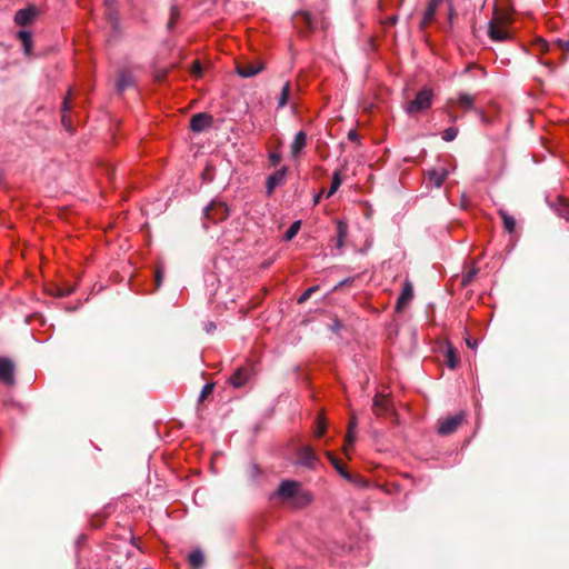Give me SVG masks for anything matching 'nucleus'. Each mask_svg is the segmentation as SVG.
<instances>
[{"mask_svg": "<svg viewBox=\"0 0 569 569\" xmlns=\"http://www.w3.org/2000/svg\"><path fill=\"white\" fill-rule=\"evenodd\" d=\"M396 22H397V17L393 16V17L389 18V23L390 24H395Z\"/></svg>", "mask_w": 569, "mask_h": 569, "instance_id": "47", "label": "nucleus"}, {"mask_svg": "<svg viewBox=\"0 0 569 569\" xmlns=\"http://www.w3.org/2000/svg\"><path fill=\"white\" fill-rule=\"evenodd\" d=\"M40 11L36 6L29 4L20 9L14 14V23L20 27H27L33 23Z\"/></svg>", "mask_w": 569, "mask_h": 569, "instance_id": "5", "label": "nucleus"}, {"mask_svg": "<svg viewBox=\"0 0 569 569\" xmlns=\"http://www.w3.org/2000/svg\"><path fill=\"white\" fill-rule=\"evenodd\" d=\"M3 179H4L3 170L0 169V184L2 183Z\"/></svg>", "mask_w": 569, "mask_h": 569, "instance_id": "48", "label": "nucleus"}, {"mask_svg": "<svg viewBox=\"0 0 569 569\" xmlns=\"http://www.w3.org/2000/svg\"><path fill=\"white\" fill-rule=\"evenodd\" d=\"M290 92H291V83L289 81H287L283 84L281 92L278 97V106H277L278 109H282L288 104Z\"/></svg>", "mask_w": 569, "mask_h": 569, "instance_id": "22", "label": "nucleus"}, {"mask_svg": "<svg viewBox=\"0 0 569 569\" xmlns=\"http://www.w3.org/2000/svg\"><path fill=\"white\" fill-rule=\"evenodd\" d=\"M277 496L283 500H292L297 506L310 501V497L301 491L300 485L297 481H282L278 488Z\"/></svg>", "mask_w": 569, "mask_h": 569, "instance_id": "1", "label": "nucleus"}, {"mask_svg": "<svg viewBox=\"0 0 569 569\" xmlns=\"http://www.w3.org/2000/svg\"><path fill=\"white\" fill-rule=\"evenodd\" d=\"M287 173H288V168L282 167L268 177L267 182H266V188H267L268 194H271L277 187L281 186L284 182Z\"/></svg>", "mask_w": 569, "mask_h": 569, "instance_id": "9", "label": "nucleus"}, {"mask_svg": "<svg viewBox=\"0 0 569 569\" xmlns=\"http://www.w3.org/2000/svg\"><path fill=\"white\" fill-rule=\"evenodd\" d=\"M432 91L430 89L420 90L415 99L406 106V112L415 114L430 108L432 103Z\"/></svg>", "mask_w": 569, "mask_h": 569, "instance_id": "2", "label": "nucleus"}, {"mask_svg": "<svg viewBox=\"0 0 569 569\" xmlns=\"http://www.w3.org/2000/svg\"><path fill=\"white\" fill-rule=\"evenodd\" d=\"M191 72H192V74H193V76H196V77H200V76H201V73H202V68H201V64H200L198 61H196V62L193 63L192 69H191Z\"/></svg>", "mask_w": 569, "mask_h": 569, "instance_id": "36", "label": "nucleus"}, {"mask_svg": "<svg viewBox=\"0 0 569 569\" xmlns=\"http://www.w3.org/2000/svg\"><path fill=\"white\" fill-rule=\"evenodd\" d=\"M463 419H465V413L459 412L455 416H449L445 419L439 420L438 427H437L438 433L450 435V433L455 432L458 429V427L462 423Z\"/></svg>", "mask_w": 569, "mask_h": 569, "instance_id": "4", "label": "nucleus"}, {"mask_svg": "<svg viewBox=\"0 0 569 569\" xmlns=\"http://www.w3.org/2000/svg\"><path fill=\"white\" fill-rule=\"evenodd\" d=\"M348 138H349L351 141H356V140L358 139V134H357V132H355V131H350V132L348 133Z\"/></svg>", "mask_w": 569, "mask_h": 569, "instance_id": "43", "label": "nucleus"}, {"mask_svg": "<svg viewBox=\"0 0 569 569\" xmlns=\"http://www.w3.org/2000/svg\"><path fill=\"white\" fill-rule=\"evenodd\" d=\"M325 432H326V425L321 419H318L315 435H316V437H321Z\"/></svg>", "mask_w": 569, "mask_h": 569, "instance_id": "34", "label": "nucleus"}, {"mask_svg": "<svg viewBox=\"0 0 569 569\" xmlns=\"http://www.w3.org/2000/svg\"><path fill=\"white\" fill-rule=\"evenodd\" d=\"M451 170L445 166H439L438 168L429 169L426 172V178L429 184L440 188L445 180L450 174Z\"/></svg>", "mask_w": 569, "mask_h": 569, "instance_id": "6", "label": "nucleus"}, {"mask_svg": "<svg viewBox=\"0 0 569 569\" xmlns=\"http://www.w3.org/2000/svg\"><path fill=\"white\" fill-rule=\"evenodd\" d=\"M558 212H559V216H561L563 219L569 221V203H567L565 201H560Z\"/></svg>", "mask_w": 569, "mask_h": 569, "instance_id": "32", "label": "nucleus"}, {"mask_svg": "<svg viewBox=\"0 0 569 569\" xmlns=\"http://www.w3.org/2000/svg\"><path fill=\"white\" fill-rule=\"evenodd\" d=\"M0 381L7 386L14 383V366L8 358H0Z\"/></svg>", "mask_w": 569, "mask_h": 569, "instance_id": "8", "label": "nucleus"}, {"mask_svg": "<svg viewBox=\"0 0 569 569\" xmlns=\"http://www.w3.org/2000/svg\"><path fill=\"white\" fill-rule=\"evenodd\" d=\"M488 34L493 41H505L509 38V32L505 28L500 27L496 21L489 23Z\"/></svg>", "mask_w": 569, "mask_h": 569, "instance_id": "13", "label": "nucleus"}, {"mask_svg": "<svg viewBox=\"0 0 569 569\" xmlns=\"http://www.w3.org/2000/svg\"><path fill=\"white\" fill-rule=\"evenodd\" d=\"M327 456L335 468L340 465L339 460L331 452H328Z\"/></svg>", "mask_w": 569, "mask_h": 569, "instance_id": "40", "label": "nucleus"}, {"mask_svg": "<svg viewBox=\"0 0 569 569\" xmlns=\"http://www.w3.org/2000/svg\"><path fill=\"white\" fill-rule=\"evenodd\" d=\"M445 361L450 369L457 368L459 363V355L452 346L447 347L445 352Z\"/></svg>", "mask_w": 569, "mask_h": 569, "instance_id": "20", "label": "nucleus"}, {"mask_svg": "<svg viewBox=\"0 0 569 569\" xmlns=\"http://www.w3.org/2000/svg\"><path fill=\"white\" fill-rule=\"evenodd\" d=\"M263 70L261 62H249L237 66V73L242 78H251Z\"/></svg>", "mask_w": 569, "mask_h": 569, "instance_id": "11", "label": "nucleus"}, {"mask_svg": "<svg viewBox=\"0 0 569 569\" xmlns=\"http://www.w3.org/2000/svg\"><path fill=\"white\" fill-rule=\"evenodd\" d=\"M249 376V369L240 367L231 375V377L229 378V382L234 388H240L247 383Z\"/></svg>", "mask_w": 569, "mask_h": 569, "instance_id": "12", "label": "nucleus"}, {"mask_svg": "<svg viewBox=\"0 0 569 569\" xmlns=\"http://www.w3.org/2000/svg\"><path fill=\"white\" fill-rule=\"evenodd\" d=\"M213 391V385L212 383H206L202 387L199 400L202 401L204 398H207L211 392Z\"/></svg>", "mask_w": 569, "mask_h": 569, "instance_id": "33", "label": "nucleus"}, {"mask_svg": "<svg viewBox=\"0 0 569 569\" xmlns=\"http://www.w3.org/2000/svg\"><path fill=\"white\" fill-rule=\"evenodd\" d=\"M214 329H216V325L213 322H209L206 325L207 332H211Z\"/></svg>", "mask_w": 569, "mask_h": 569, "instance_id": "44", "label": "nucleus"}, {"mask_svg": "<svg viewBox=\"0 0 569 569\" xmlns=\"http://www.w3.org/2000/svg\"><path fill=\"white\" fill-rule=\"evenodd\" d=\"M442 2V0H431L425 11L421 28H426L435 18L438 6Z\"/></svg>", "mask_w": 569, "mask_h": 569, "instance_id": "18", "label": "nucleus"}, {"mask_svg": "<svg viewBox=\"0 0 569 569\" xmlns=\"http://www.w3.org/2000/svg\"><path fill=\"white\" fill-rule=\"evenodd\" d=\"M467 345H468L469 348L475 349L477 347V341L476 340H471V339H467Z\"/></svg>", "mask_w": 569, "mask_h": 569, "instance_id": "45", "label": "nucleus"}, {"mask_svg": "<svg viewBox=\"0 0 569 569\" xmlns=\"http://www.w3.org/2000/svg\"><path fill=\"white\" fill-rule=\"evenodd\" d=\"M133 77L129 71H121L116 82L118 92H123L127 88L133 86Z\"/></svg>", "mask_w": 569, "mask_h": 569, "instance_id": "17", "label": "nucleus"}, {"mask_svg": "<svg viewBox=\"0 0 569 569\" xmlns=\"http://www.w3.org/2000/svg\"><path fill=\"white\" fill-rule=\"evenodd\" d=\"M213 122V117L206 112L196 113L190 119V129L196 133H200L210 128Z\"/></svg>", "mask_w": 569, "mask_h": 569, "instance_id": "7", "label": "nucleus"}, {"mask_svg": "<svg viewBox=\"0 0 569 569\" xmlns=\"http://www.w3.org/2000/svg\"><path fill=\"white\" fill-rule=\"evenodd\" d=\"M327 456L335 468L340 465L339 460L331 452H328Z\"/></svg>", "mask_w": 569, "mask_h": 569, "instance_id": "41", "label": "nucleus"}, {"mask_svg": "<svg viewBox=\"0 0 569 569\" xmlns=\"http://www.w3.org/2000/svg\"><path fill=\"white\" fill-rule=\"evenodd\" d=\"M188 559L193 568H200L203 565L204 556L200 550H194L189 555Z\"/></svg>", "mask_w": 569, "mask_h": 569, "instance_id": "26", "label": "nucleus"}, {"mask_svg": "<svg viewBox=\"0 0 569 569\" xmlns=\"http://www.w3.org/2000/svg\"><path fill=\"white\" fill-rule=\"evenodd\" d=\"M388 408V399L385 397L376 396L373 399V410L377 415L386 411Z\"/></svg>", "mask_w": 569, "mask_h": 569, "instance_id": "27", "label": "nucleus"}, {"mask_svg": "<svg viewBox=\"0 0 569 569\" xmlns=\"http://www.w3.org/2000/svg\"><path fill=\"white\" fill-rule=\"evenodd\" d=\"M341 183H342L341 174H340V171L337 170L332 174L331 186H330L329 190L326 192V198L332 197L337 192V190L340 188Z\"/></svg>", "mask_w": 569, "mask_h": 569, "instance_id": "24", "label": "nucleus"}, {"mask_svg": "<svg viewBox=\"0 0 569 569\" xmlns=\"http://www.w3.org/2000/svg\"><path fill=\"white\" fill-rule=\"evenodd\" d=\"M319 290V286H312L308 288L306 291L302 292V295L298 298V303H305L313 292Z\"/></svg>", "mask_w": 569, "mask_h": 569, "instance_id": "31", "label": "nucleus"}, {"mask_svg": "<svg viewBox=\"0 0 569 569\" xmlns=\"http://www.w3.org/2000/svg\"><path fill=\"white\" fill-rule=\"evenodd\" d=\"M335 469H336V470H337V471H338V472H339V473H340L345 479L350 480V478H351V477H350V475H349L347 471H345V470H343V468H342V466H341V465L336 466V468H335Z\"/></svg>", "mask_w": 569, "mask_h": 569, "instance_id": "37", "label": "nucleus"}, {"mask_svg": "<svg viewBox=\"0 0 569 569\" xmlns=\"http://www.w3.org/2000/svg\"><path fill=\"white\" fill-rule=\"evenodd\" d=\"M558 42L563 50L569 51V38L567 40H559Z\"/></svg>", "mask_w": 569, "mask_h": 569, "instance_id": "42", "label": "nucleus"}, {"mask_svg": "<svg viewBox=\"0 0 569 569\" xmlns=\"http://www.w3.org/2000/svg\"><path fill=\"white\" fill-rule=\"evenodd\" d=\"M307 146V133L305 131H299L296 133L291 144H290V153L293 159H297L302 153L303 149Z\"/></svg>", "mask_w": 569, "mask_h": 569, "instance_id": "10", "label": "nucleus"}, {"mask_svg": "<svg viewBox=\"0 0 569 569\" xmlns=\"http://www.w3.org/2000/svg\"><path fill=\"white\" fill-rule=\"evenodd\" d=\"M281 160V156L277 152H271L269 154V161L272 166H277Z\"/></svg>", "mask_w": 569, "mask_h": 569, "instance_id": "35", "label": "nucleus"}, {"mask_svg": "<svg viewBox=\"0 0 569 569\" xmlns=\"http://www.w3.org/2000/svg\"><path fill=\"white\" fill-rule=\"evenodd\" d=\"M301 17L303 18V20L306 21V23H307V26H308L309 28H312V27H313V26H312V20H311V17H310V14H309V13L303 12V13H301Z\"/></svg>", "mask_w": 569, "mask_h": 569, "instance_id": "39", "label": "nucleus"}, {"mask_svg": "<svg viewBox=\"0 0 569 569\" xmlns=\"http://www.w3.org/2000/svg\"><path fill=\"white\" fill-rule=\"evenodd\" d=\"M458 134V129L455 128V127H450V128H447L443 132H442V139L445 141H452L456 139Z\"/></svg>", "mask_w": 569, "mask_h": 569, "instance_id": "30", "label": "nucleus"}, {"mask_svg": "<svg viewBox=\"0 0 569 569\" xmlns=\"http://www.w3.org/2000/svg\"><path fill=\"white\" fill-rule=\"evenodd\" d=\"M300 226H301V221L300 220H297V221L292 222L291 226L288 228V230L284 232L283 239L286 241L292 240L297 236V233L299 232Z\"/></svg>", "mask_w": 569, "mask_h": 569, "instance_id": "28", "label": "nucleus"}, {"mask_svg": "<svg viewBox=\"0 0 569 569\" xmlns=\"http://www.w3.org/2000/svg\"><path fill=\"white\" fill-rule=\"evenodd\" d=\"M70 99H71V87L68 88L66 91L63 109H62V124L67 131L71 130V118H70V110H69Z\"/></svg>", "mask_w": 569, "mask_h": 569, "instance_id": "16", "label": "nucleus"}, {"mask_svg": "<svg viewBox=\"0 0 569 569\" xmlns=\"http://www.w3.org/2000/svg\"><path fill=\"white\" fill-rule=\"evenodd\" d=\"M229 214V209L226 203L212 201L204 209V216L212 222L224 220Z\"/></svg>", "mask_w": 569, "mask_h": 569, "instance_id": "3", "label": "nucleus"}, {"mask_svg": "<svg viewBox=\"0 0 569 569\" xmlns=\"http://www.w3.org/2000/svg\"><path fill=\"white\" fill-rule=\"evenodd\" d=\"M323 193H325V191H322L321 193H319V194H317V196L315 197V199H313V203H315V204H318V203H319L320 198H321V196H322Z\"/></svg>", "mask_w": 569, "mask_h": 569, "instance_id": "46", "label": "nucleus"}, {"mask_svg": "<svg viewBox=\"0 0 569 569\" xmlns=\"http://www.w3.org/2000/svg\"><path fill=\"white\" fill-rule=\"evenodd\" d=\"M413 297V289L409 282H406L397 300V309H402Z\"/></svg>", "mask_w": 569, "mask_h": 569, "instance_id": "19", "label": "nucleus"}, {"mask_svg": "<svg viewBox=\"0 0 569 569\" xmlns=\"http://www.w3.org/2000/svg\"><path fill=\"white\" fill-rule=\"evenodd\" d=\"M299 462L307 467H312L317 462V457L310 447H302L298 453Z\"/></svg>", "mask_w": 569, "mask_h": 569, "instance_id": "15", "label": "nucleus"}, {"mask_svg": "<svg viewBox=\"0 0 569 569\" xmlns=\"http://www.w3.org/2000/svg\"><path fill=\"white\" fill-rule=\"evenodd\" d=\"M457 102L465 109H471L473 107V98L467 93H460L458 96Z\"/></svg>", "mask_w": 569, "mask_h": 569, "instance_id": "29", "label": "nucleus"}, {"mask_svg": "<svg viewBox=\"0 0 569 569\" xmlns=\"http://www.w3.org/2000/svg\"><path fill=\"white\" fill-rule=\"evenodd\" d=\"M499 214L503 222V228L507 232L512 233L516 228V220L506 210L500 209Z\"/></svg>", "mask_w": 569, "mask_h": 569, "instance_id": "23", "label": "nucleus"}, {"mask_svg": "<svg viewBox=\"0 0 569 569\" xmlns=\"http://www.w3.org/2000/svg\"><path fill=\"white\" fill-rule=\"evenodd\" d=\"M17 38L21 41L23 53L27 57L32 56L33 41L31 32L27 30H20L17 33Z\"/></svg>", "mask_w": 569, "mask_h": 569, "instance_id": "14", "label": "nucleus"}, {"mask_svg": "<svg viewBox=\"0 0 569 569\" xmlns=\"http://www.w3.org/2000/svg\"><path fill=\"white\" fill-rule=\"evenodd\" d=\"M162 279H163V272L161 270H157V272H156L157 288L160 287L161 282H162Z\"/></svg>", "mask_w": 569, "mask_h": 569, "instance_id": "38", "label": "nucleus"}, {"mask_svg": "<svg viewBox=\"0 0 569 569\" xmlns=\"http://www.w3.org/2000/svg\"><path fill=\"white\" fill-rule=\"evenodd\" d=\"M357 418L355 416L351 417V420L348 426V433L346 437L345 450L347 451L349 447H352L356 440V428H357Z\"/></svg>", "mask_w": 569, "mask_h": 569, "instance_id": "21", "label": "nucleus"}, {"mask_svg": "<svg viewBox=\"0 0 569 569\" xmlns=\"http://www.w3.org/2000/svg\"><path fill=\"white\" fill-rule=\"evenodd\" d=\"M337 248L338 249H341L343 247V243H345V239L347 237V233H348V227L345 222L342 221H339L338 224H337Z\"/></svg>", "mask_w": 569, "mask_h": 569, "instance_id": "25", "label": "nucleus"}]
</instances>
